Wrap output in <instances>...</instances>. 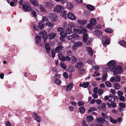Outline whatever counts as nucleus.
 Returning <instances> with one entry per match:
<instances>
[{
	"instance_id": "nucleus-41",
	"label": "nucleus",
	"mask_w": 126,
	"mask_h": 126,
	"mask_svg": "<svg viewBox=\"0 0 126 126\" xmlns=\"http://www.w3.org/2000/svg\"><path fill=\"white\" fill-rule=\"evenodd\" d=\"M72 30L71 29H70L69 27H68V28H66L65 29V32L67 34H70L71 33Z\"/></svg>"
},
{
	"instance_id": "nucleus-18",
	"label": "nucleus",
	"mask_w": 126,
	"mask_h": 126,
	"mask_svg": "<svg viewBox=\"0 0 126 126\" xmlns=\"http://www.w3.org/2000/svg\"><path fill=\"white\" fill-rule=\"evenodd\" d=\"M38 26L39 28L40 29H43L45 26V23L43 21H40L39 23Z\"/></svg>"
},
{
	"instance_id": "nucleus-50",
	"label": "nucleus",
	"mask_w": 126,
	"mask_h": 126,
	"mask_svg": "<svg viewBox=\"0 0 126 126\" xmlns=\"http://www.w3.org/2000/svg\"><path fill=\"white\" fill-rule=\"evenodd\" d=\"M115 81L119 82L120 81L121 79L120 77L118 75H116L115 77Z\"/></svg>"
},
{
	"instance_id": "nucleus-46",
	"label": "nucleus",
	"mask_w": 126,
	"mask_h": 126,
	"mask_svg": "<svg viewBox=\"0 0 126 126\" xmlns=\"http://www.w3.org/2000/svg\"><path fill=\"white\" fill-rule=\"evenodd\" d=\"M75 26V24H74L73 23H71L68 25V27H70V29L72 30H74V29H74Z\"/></svg>"
},
{
	"instance_id": "nucleus-64",
	"label": "nucleus",
	"mask_w": 126,
	"mask_h": 126,
	"mask_svg": "<svg viewBox=\"0 0 126 126\" xmlns=\"http://www.w3.org/2000/svg\"><path fill=\"white\" fill-rule=\"evenodd\" d=\"M5 125L6 126H12V125L9 121H8L6 123Z\"/></svg>"
},
{
	"instance_id": "nucleus-27",
	"label": "nucleus",
	"mask_w": 126,
	"mask_h": 126,
	"mask_svg": "<svg viewBox=\"0 0 126 126\" xmlns=\"http://www.w3.org/2000/svg\"><path fill=\"white\" fill-rule=\"evenodd\" d=\"M84 66V64L80 62H78L77 64L75 65V66L76 67H83Z\"/></svg>"
},
{
	"instance_id": "nucleus-8",
	"label": "nucleus",
	"mask_w": 126,
	"mask_h": 126,
	"mask_svg": "<svg viewBox=\"0 0 126 126\" xmlns=\"http://www.w3.org/2000/svg\"><path fill=\"white\" fill-rule=\"evenodd\" d=\"M48 17L52 21H56L58 19V17L57 16L54 14L51 13L48 15Z\"/></svg>"
},
{
	"instance_id": "nucleus-1",
	"label": "nucleus",
	"mask_w": 126,
	"mask_h": 126,
	"mask_svg": "<svg viewBox=\"0 0 126 126\" xmlns=\"http://www.w3.org/2000/svg\"><path fill=\"white\" fill-rule=\"evenodd\" d=\"M40 34L41 35L43 36L45 43L46 42L47 38L49 39H54L56 35V34L55 33H52L48 35L47 36L46 32L44 31L41 32Z\"/></svg>"
},
{
	"instance_id": "nucleus-35",
	"label": "nucleus",
	"mask_w": 126,
	"mask_h": 126,
	"mask_svg": "<svg viewBox=\"0 0 126 126\" xmlns=\"http://www.w3.org/2000/svg\"><path fill=\"white\" fill-rule=\"evenodd\" d=\"M31 12L33 17L36 18L37 17V15L36 12L34 10L32 9L31 10Z\"/></svg>"
},
{
	"instance_id": "nucleus-49",
	"label": "nucleus",
	"mask_w": 126,
	"mask_h": 126,
	"mask_svg": "<svg viewBox=\"0 0 126 126\" xmlns=\"http://www.w3.org/2000/svg\"><path fill=\"white\" fill-rule=\"evenodd\" d=\"M74 32L75 33H77L79 34L81 33V30L78 29H74Z\"/></svg>"
},
{
	"instance_id": "nucleus-55",
	"label": "nucleus",
	"mask_w": 126,
	"mask_h": 126,
	"mask_svg": "<svg viewBox=\"0 0 126 126\" xmlns=\"http://www.w3.org/2000/svg\"><path fill=\"white\" fill-rule=\"evenodd\" d=\"M103 92V90L101 89H99L97 91V93L99 95L102 94Z\"/></svg>"
},
{
	"instance_id": "nucleus-21",
	"label": "nucleus",
	"mask_w": 126,
	"mask_h": 126,
	"mask_svg": "<svg viewBox=\"0 0 126 126\" xmlns=\"http://www.w3.org/2000/svg\"><path fill=\"white\" fill-rule=\"evenodd\" d=\"M35 41L36 44H38L41 41L40 37L38 35H37L35 37Z\"/></svg>"
},
{
	"instance_id": "nucleus-20",
	"label": "nucleus",
	"mask_w": 126,
	"mask_h": 126,
	"mask_svg": "<svg viewBox=\"0 0 126 126\" xmlns=\"http://www.w3.org/2000/svg\"><path fill=\"white\" fill-rule=\"evenodd\" d=\"M59 58L60 60L62 61H65V57L61 53H59L58 54Z\"/></svg>"
},
{
	"instance_id": "nucleus-38",
	"label": "nucleus",
	"mask_w": 126,
	"mask_h": 126,
	"mask_svg": "<svg viewBox=\"0 0 126 126\" xmlns=\"http://www.w3.org/2000/svg\"><path fill=\"white\" fill-rule=\"evenodd\" d=\"M60 65L61 67L64 69H65L66 68V64L63 62H61L60 64Z\"/></svg>"
},
{
	"instance_id": "nucleus-13",
	"label": "nucleus",
	"mask_w": 126,
	"mask_h": 126,
	"mask_svg": "<svg viewBox=\"0 0 126 126\" xmlns=\"http://www.w3.org/2000/svg\"><path fill=\"white\" fill-rule=\"evenodd\" d=\"M67 16L69 18L72 20H74L76 19V16L71 13H68L67 14Z\"/></svg>"
},
{
	"instance_id": "nucleus-39",
	"label": "nucleus",
	"mask_w": 126,
	"mask_h": 126,
	"mask_svg": "<svg viewBox=\"0 0 126 126\" xmlns=\"http://www.w3.org/2000/svg\"><path fill=\"white\" fill-rule=\"evenodd\" d=\"M114 87L115 89L116 90H118L120 88V85L117 83H114Z\"/></svg>"
},
{
	"instance_id": "nucleus-30",
	"label": "nucleus",
	"mask_w": 126,
	"mask_h": 126,
	"mask_svg": "<svg viewBox=\"0 0 126 126\" xmlns=\"http://www.w3.org/2000/svg\"><path fill=\"white\" fill-rule=\"evenodd\" d=\"M79 74L80 75H83L85 73V70L83 69L80 68L79 69Z\"/></svg>"
},
{
	"instance_id": "nucleus-54",
	"label": "nucleus",
	"mask_w": 126,
	"mask_h": 126,
	"mask_svg": "<svg viewBox=\"0 0 126 126\" xmlns=\"http://www.w3.org/2000/svg\"><path fill=\"white\" fill-rule=\"evenodd\" d=\"M119 105L120 107L122 108H125L126 106V105L125 103H119Z\"/></svg>"
},
{
	"instance_id": "nucleus-62",
	"label": "nucleus",
	"mask_w": 126,
	"mask_h": 126,
	"mask_svg": "<svg viewBox=\"0 0 126 126\" xmlns=\"http://www.w3.org/2000/svg\"><path fill=\"white\" fill-rule=\"evenodd\" d=\"M117 93L118 94V96H122L123 95V93L120 91H117Z\"/></svg>"
},
{
	"instance_id": "nucleus-31",
	"label": "nucleus",
	"mask_w": 126,
	"mask_h": 126,
	"mask_svg": "<svg viewBox=\"0 0 126 126\" xmlns=\"http://www.w3.org/2000/svg\"><path fill=\"white\" fill-rule=\"evenodd\" d=\"M86 119L89 122H91L94 119L93 116L91 115L87 116L86 117Z\"/></svg>"
},
{
	"instance_id": "nucleus-36",
	"label": "nucleus",
	"mask_w": 126,
	"mask_h": 126,
	"mask_svg": "<svg viewBox=\"0 0 126 126\" xmlns=\"http://www.w3.org/2000/svg\"><path fill=\"white\" fill-rule=\"evenodd\" d=\"M80 112L81 113H83L85 111V109L83 107H80L79 108Z\"/></svg>"
},
{
	"instance_id": "nucleus-43",
	"label": "nucleus",
	"mask_w": 126,
	"mask_h": 126,
	"mask_svg": "<svg viewBox=\"0 0 126 126\" xmlns=\"http://www.w3.org/2000/svg\"><path fill=\"white\" fill-rule=\"evenodd\" d=\"M107 33H110L112 32V30L110 28H107L105 29L104 30Z\"/></svg>"
},
{
	"instance_id": "nucleus-14",
	"label": "nucleus",
	"mask_w": 126,
	"mask_h": 126,
	"mask_svg": "<svg viewBox=\"0 0 126 126\" xmlns=\"http://www.w3.org/2000/svg\"><path fill=\"white\" fill-rule=\"evenodd\" d=\"M55 3L54 1H49L46 3V6L48 8H51L53 6Z\"/></svg>"
},
{
	"instance_id": "nucleus-52",
	"label": "nucleus",
	"mask_w": 126,
	"mask_h": 126,
	"mask_svg": "<svg viewBox=\"0 0 126 126\" xmlns=\"http://www.w3.org/2000/svg\"><path fill=\"white\" fill-rule=\"evenodd\" d=\"M39 7L40 10V11L41 12L44 13L46 12V10L42 6H39Z\"/></svg>"
},
{
	"instance_id": "nucleus-48",
	"label": "nucleus",
	"mask_w": 126,
	"mask_h": 126,
	"mask_svg": "<svg viewBox=\"0 0 126 126\" xmlns=\"http://www.w3.org/2000/svg\"><path fill=\"white\" fill-rule=\"evenodd\" d=\"M79 37V36L76 34H73L72 35V38L76 40Z\"/></svg>"
},
{
	"instance_id": "nucleus-56",
	"label": "nucleus",
	"mask_w": 126,
	"mask_h": 126,
	"mask_svg": "<svg viewBox=\"0 0 126 126\" xmlns=\"http://www.w3.org/2000/svg\"><path fill=\"white\" fill-rule=\"evenodd\" d=\"M106 85L108 87H111V85L110 82L109 81H106L105 83Z\"/></svg>"
},
{
	"instance_id": "nucleus-28",
	"label": "nucleus",
	"mask_w": 126,
	"mask_h": 126,
	"mask_svg": "<svg viewBox=\"0 0 126 126\" xmlns=\"http://www.w3.org/2000/svg\"><path fill=\"white\" fill-rule=\"evenodd\" d=\"M102 44L104 45L107 46L109 45L110 44L109 40L108 39H107L105 40H102Z\"/></svg>"
},
{
	"instance_id": "nucleus-29",
	"label": "nucleus",
	"mask_w": 126,
	"mask_h": 126,
	"mask_svg": "<svg viewBox=\"0 0 126 126\" xmlns=\"http://www.w3.org/2000/svg\"><path fill=\"white\" fill-rule=\"evenodd\" d=\"M34 5L37 6L38 5V1L36 0H29Z\"/></svg>"
},
{
	"instance_id": "nucleus-63",
	"label": "nucleus",
	"mask_w": 126,
	"mask_h": 126,
	"mask_svg": "<svg viewBox=\"0 0 126 126\" xmlns=\"http://www.w3.org/2000/svg\"><path fill=\"white\" fill-rule=\"evenodd\" d=\"M46 24L50 27H52L53 26V25L51 23L49 22H47Z\"/></svg>"
},
{
	"instance_id": "nucleus-45",
	"label": "nucleus",
	"mask_w": 126,
	"mask_h": 126,
	"mask_svg": "<svg viewBox=\"0 0 126 126\" xmlns=\"http://www.w3.org/2000/svg\"><path fill=\"white\" fill-rule=\"evenodd\" d=\"M61 15L64 18H65L66 17V12L64 11L61 13Z\"/></svg>"
},
{
	"instance_id": "nucleus-60",
	"label": "nucleus",
	"mask_w": 126,
	"mask_h": 126,
	"mask_svg": "<svg viewBox=\"0 0 126 126\" xmlns=\"http://www.w3.org/2000/svg\"><path fill=\"white\" fill-rule=\"evenodd\" d=\"M92 67L95 70H98L100 68L97 65L93 66Z\"/></svg>"
},
{
	"instance_id": "nucleus-10",
	"label": "nucleus",
	"mask_w": 126,
	"mask_h": 126,
	"mask_svg": "<svg viewBox=\"0 0 126 126\" xmlns=\"http://www.w3.org/2000/svg\"><path fill=\"white\" fill-rule=\"evenodd\" d=\"M115 99H118L117 97L116 96H114L112 94H110L109 97V101L111 103L114 102Z\"/></svg>"
},
{
	"instance_id": "nucleus-15",
	"label": "nucleus",
	"mask_w": 126,
	"mask_h": 126,
	"mask_svg": "<svg viewBox=\"0 0 126 126\" xmlns=\"http://www.w3.org/2000/svg\"><path fill=\"white\" fill-rule=\"evenodd\" d=\"M86 50L87 53L91 56L93 55V53L92 49L89 47H86Z\"/></svg>"
},
{
	"instance_id": "nucleus-44",
	"label": "nucleus",
	"mask_w": 126,
	"mask_h": 126,
	"mask_svg": "<svg viewBox=\"0 0 126 126\" xmlns=\"http://www.w3.org/2000/svg\"><path fill=\"white\" fill-rule=\"evenodd\" d=\"M55 83L57 85H60L61 83V81L58 79H56L55 80Z\"/></svg>"
},
{
	"instance_id": "nucleus-16",
	"label": "nucleus",
	"mask_w": 126,
	"mask_h": 126,
	"mask_svg": "<svg viewBox=\"0 0 126 126\" xmlns=\"http://www.w3.org/2000/svg\"><path fill=\"white\" fill-rule=\"evenodd\" d=\"M73 84L71 83L68 85L65 88L66 90L67 91H69L71 90L73 87Z\"/></svg>"
},
{
	"instance_id": "nucleus-4",
	"label": "nucleus",
	"mask_w": 126,
	"mask_h": 126,
	"mask_svg": "<svg viewBox=\"0 0 126 126\" xmlns=\"http://www.w3.org/2000/svg\"><path fill=\"white\" fill-rule=\"evenodd\" d=\"M96 121L101 124H103L105 122L107 125L108 126L109 125V123L105 119L101 117L97 118L96 119Z\"/></svg>"
},
{
	"instance_id": "nucleus-47",
	"label": "nucleus",
	"mask_w": 126,
	"mask_h": 126,
	"mask_svg": "<svg viewBox=\"0 0 126 126\" xmlns=\"http://www.w3.org/2000/svg\"><path fill=\"white\" fill-rule=\"evenodd\" d=\"M67 6L69 9H71L73 8V6L71 3H69L67 4Z\"/></svg>"
},
{
	"instance_id": "nucleus-2",
	"label": "nucleus",
	"mask_w": 126,
	"mask_h": 126,
	"mask_svg": "<svg viewBox=\"0 0 126 126\" xmlns=\"http://www.w3.org/2000/svg\"><path fill=\"white\" fill-rule=\"evenodd\" d=\"M116 63L115 61L114 60H112L110 61L107 64L108 67L105 68L106 70L107 71H109L110 70H112L113 68L111 67L114 66L116 65Z\"/></svg>"
},
{
	"instance_id": "nucleus-3",
	"label": "nucleus",
	"mask_w": 126,
	"mask_h": 126,
	"mask_svg": "<svg viewBox=\"0 0 126 126\" xmlns=\"http://www.w3.org/2000/svg\"><path fill=\"white\" fill-rule=\"evenodd\" d=\"M113 68L114 69V71H113L114 75L120 73L122 72L123 70V68L120 65H117L115 68Z\"/></svg>"
},
{
	"instance_id": "nucleus-12",
	"label": "nucleus",
	"mask_w": 126,
	"mask_h": 126,
	"mask_svg": "<svg viewBox=\"0 0 126 126\" xmlns=\"http://www.w3.org/2000/svg\"><path fill=\"white\" fill-rule=\"evenodd\" d=\"M93 34L94 35L99 38L102 36V32L98 30L95 31L94 32Z\"/></svg>"
},
{
	"instance_id": "nucleus-7",
	"label": "nucleus",
	"mask_w": 126,
	"mask_h": 126,
	"mask_svg": "<svg viewBox=\"0 0 126 126\" xmlns=\"http://www.w3.org/2000/svg\"><path fill=\"white\" fill-rule=\"evenodd\" d=\"M63 8L61 5H57L55 7L54 11L55 13H60L63 11Z\"/></svg>"
},
{
	"instance_id": "nucleus-11",
	"label": "nucleus",
	"mask_w": 126,
	"mask_h": 126,
	"mask_svg": "<svg viewBox=\"0 0 126 126\" xmlns=\"http://www.w3.org/2000/svg\"><path fill=\"white\" fill-rule=\"evenodd\" d=\"M32 116L34 119L37 122H40L41 121V118L38 115L37 113L34 112L33 113Z\"/></svg>"
},
{
	"instance_id": "nucleus-37",
	"label": "nucleus",
	"mask_w": 126,
	"mask_h": 126,
	"mask_svg": "<svg viewBox=\"0 0 126 126\" xmlns=\"http://www.w3.org/2000/svg\"><path fill=\"white\" fill-rule=\"evenodd\" d=\"M97 109L96 108L94 107H92L90 108L88 111V113H90L93 111H95L97 110Z\"/></svg>"
},
{
	"instance_id": "nucleus-58",
	"label": "nucleus",
	"mask_w": 126,
	"mask_h": 126,
	"mask_svg": "<svg viewBox=\"0 0 126 126\" xmlns=\"http://www.w3.org/2000/svg\"><path fill=\"white\" fill-rule=\"evenodd\" d=\"M63 31V28L61 27H59L58 28H57V31H58L60 32V33L61 32Z\"/></svg>"
},
{
	"instance_id": "nucleus-33",
	"label": "nucleus",
	"mask_w": 126,
	"mask_h": 126,
	"mask_svg": "<svg viewBox=\"0 0 126 126\" xmlns=\"http://www.w3.org/2000/svg\"><path fill=\"white\" fill-rule=\"evenodd\" d=\"M108 76V74L107 73H105L104 74L102 77V80L104 81L106 80Z\"/></svg>"
},
{
	"instance_id": "nucleus-24",
	"label": "nucleus",
	"mask_w": 126,
	"mask_h": 126,
	"mask_svg": "<svg viewBox=\"0 0 126 126\" xmlns=\"http://www.w3.org/2000/svg\"><path fill=\"white\" fill-rule=\"evenodd\" d=\"M106 105L105 103H103L100 106H98V108L100 109L102 111H104L106 107Z\"/></svg>"
},
{
	"instance_id": "nucleus-61",
	"label": "nucleus",
	"mask_w": 126,
	"mask_h": 126,
	"mask_svg": "<svg viewBox=\"0 0 126 126\" xmlns=\"http://www.w3.org/2000/svg\"><path fill=\"white\" fill-rule=\"evenodd\" d=\"M119 100L122 101H124L125 100V98L124 96H120L119 97Z\"/></svg>"
},
{
	"instance_id": "nucleus-5",
	"label": "nucleus",
	"mask_w": 126,
	"mask_h": 126,
	"mask_svg": "<svg viewBox=\"0 0 126 126\" xmlns=\"http://www.w3.org/2000/svg\"><path fill=\"white\" fill-rule=\"evenodd\" d=\"M83 41L87 45H89L92 41V39L89 37L88 35H84L83 36Z\"/></svg>"
},
{
	"instance_id": "nucleus-17",
	"label": "nucleus",
	"mask_w": 126,
	"mask_h": 126,
	"mask_svg": "<svg viewBox=\"0 0 126 126\" xmlns=\"http://www.w3.org/2000/svg\"><path fill=\"white\" fill-rule=\"evenodd\" d=\"M45 48L48 54H49L50 52V46L48 43H46L45 44Z\"/></svg>"
},
{
	"instance_id": "nucleus-51",
	"label": "nucleus",
	"mask_w": 126,
	"mask_h": 126,
	"mask_svg": "<svg viewBox=\"0 0 126 126\" xmlns=\"http://www.w3.org/2000/svg\"><path fill=\"white\" fill-rule=\"evenodd\" d=\"M85 103L84 102L81 101H79L77 103L78 105L79 106H82Z\"/></svg>"
},
{
	"instance_id": "nucleus-9",
	"label": "nucleus",
	"mask_w": 126,
	"mask_h": 126,
	"mask_svg": "<svg viewBox=\"0 0 126 126\" xmlns=\"http://www.w3.org/2000/svg\"><path fill=\"white\" fill-rule=\"evenodd\" d=\"M82 43L80 41H78L75 43L73 46V48L74 50H76L78 47L82 46Z\"/></svg>"
},
{
	"instance_id": "nucleus-26",
	"label": "nucleus",
	"mask_w": 126,
	"mask_h": 126,
	"mask_svg": "<svg viewBox=\"0 0 126 126\" xmlns=\"http://www.w3.org/2000/svg\"><path fill=\"white\" fill-rule=\"evenodd\" d=\"M78 22L80 24L82 25H84L87 23V21L85 20H79Z\"/></svg>"
},
{
	"instance_id": "nucleus-6",
	"label": "nucleus",
	"mask_w": 126,
	"mask_h": 126,
	"mask_svg": "<svg viewBox=\"0 0 126 126\" xmlns=\"http://www.w3.org/2000/svg\"><path fill=\"white\" fill-rule=\"evenodd\" d=\"M62 43L61 42H59L58 43V46L55 48V51L59 54L62 53L61 51L63 48V46L62 45Z\"/></svg>"
},
{
	"instance_id": "nucleus-42",
	"label": "nucleus",
	"mask_w": 126,
	"mask_h": 126,
	"mask_svg": "<svg viewBox=\"0 0 126 126\" xmlns=\"http://www.w3.org/2000/svg\"><path fill=\"white\" fill-rule=\"evenodd\" d=\"M81 33L83 34V36L85 34L88 35V34L86 33L87 32V31L86 29H82L81 30Z\"/></svg>"
},
{
	"instance_id": "nucleus-25",
	"label": "nucleus",
	"mask_w": 126,
	"mask_h": 126,
	"mask_svg": "<svg viewBox=\"0 0 126 126\" xmlns=\"http://www.w3.org/2000/svg\"><path fill=\"white\" fill-rule=\"evenodd\" d=\"M86 7L88 9L91 11H93L94 9V7L92 5H87Z\"/></svg>"
},
{
	"instance_id": "nucleus-22",
	"label": "nucleus",
	"mask_w": 126,
	"mask_h": 126,
	"mask_svg": "<svg viewBox=\"0 0 126 126\" xmlns=\"http://www.w3.org/2000/svg\"><path fill=\"white\" fill-rule=\"evenodd\" d=\"M89 82H86L84 83L82 85L81 84V83L80 82V84L79 85L80 87H83L84 88H86L88 86L89 84Z\"/></svg>"
},
{
	"instance_id": "nucleus-53",
	"label": "nucleus",
	"mask_w": 126,
	"mask_h": 126,
	"mask_svg": "<svg viewBox=\"0 0 126 126\" xmlns=\"http://www.w3.org/2000/svg\"><path fill=\"white\" fill-rule=\"evenodd\" d=\"M75 69L74 67L72 66H69V67L68 70L70 72H72Z\"/></svg>"
},
{
	"instance_id": "nucleus-40",
	"label": "nucleus",
	"mask_w": 126,
	"mask_h": 126,
	"mask_svg": "<svg viewBox=\"0 0 126 126\" xmlns=\"http://www.w3.org/2000/svg\"><path fill=\"white\" fill-rule=\"evenodd\" d=\"M101 115L102 116L103 118H104L105 119H106L107 120L109 119L108 116L107 115L106 113L103 112L102 113Z\"/></svg>"
},
{
	"instance_id": "nucleus-32",
	"label": "nucleus",
	"mask_w": 126,
	"mask_h": 126,
	"mask_svg": "<svg viewBox=\"0 0 126 126\" xmlns=\"http://www.w3.org/2000/svg\"><path fill=\"white\" fill-rule=\"evenodd\" d=\"M109 119L110 122L114 124H115L117 122V120L113 119L112 117L110 116H109Z\"/></svg>"
},
{
	"instance_id": "nucleus-59",
	"label": "nucleus",
	"mask_w": 126,
	"mask_h": 126,
	"mask_svg": "<svg viewBox=\"0 0 126 126\" xmlns=\"http://www.w3.org/2000/svg\"><path fill=\"white\" fill-rule=\"evenodd\" d=\"M51 53L52 57L53 58H54L55 57V55L56 54L55 51L54 50H52L51 51Z\"/></svg>"
},
{
	"instance_id": "nucleus-23",
	"label": "nucleus",
	"mask_w": 126,
	"mask_h": 126,
	"mask_svg": "<svg viewBox=\"0 0 126 126\" xmlns=\"http://www.w3.org/2000/svg\"><path fill=\"white\" fill-rule=\"evenodd\" d=\"M90 23L92 25H95L96 23V19L94 18L91 19L90 21Z\"/></svg>"
},
{
	"instance_id": "nucleus-34",
	"label": "nucleus",
	"mask_w": 126,
	"mask_h": 126,
	"mask_svg": "<svg viewBox=\"0 0 126 126\" xmlns=\"http://www.w3.org/2000/svg\"><path fill=\"white\" fill-rule=\"evenodd\" d=\"M118 43L122 46H125L126 45V42L124 40H120Z\"/></svg>"
},
{
	"instance_id": "nucleus-57",
	"label": "nucleus",
	"mask_w": 126,
	"mask_h": 126,
	"mask_svg": "<svg viewBox=\"0 0 126 126\" xmlns=\"http://www.w3.org/2000/svg\"><path fill=\"white\" fill-rule=\"evenodd\" d=\"M87 63L90 65H92L94 64V62L90 59H88L87 60Z\"/></svg>"
},
{
	"instance_id": "nucleus-19",
	"label": "nucleus",
	"mask_w": 126,
	"mask_h": 126,
	"mask_svg": "<svg viewBox=\"0 0 126 126\" xmlns=\"http://www.w3.org/2000/svg\"><path fill=\"white\" fill-rule=\"evenodd\" d=\"M22 7L23 9L26 11H29L31 9L30 7L25 4H23L22 5Z\"/></svg>"
}]
</instances>
